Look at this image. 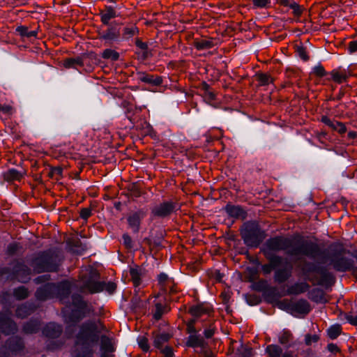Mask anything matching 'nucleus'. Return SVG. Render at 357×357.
Here are the masks:
<instances>
[{"label":"nucleus","mask_w":357,"mask_h":357,"mask_svg":"<svg viewBox=\"0 0 357 357\" xmlns=\"http://www.w3.org/2000/svg\"><path fill=\"white\" fill-rule=\"evenodd\" d=\"M139 33V29L135 24H128L122 29L121 33V38L123 40H128L132 38L134 36H138Z\"/></svg>","instance_id":"24"},{"label":"nucleus","mask_w":357,"mask_h":357,"mask_svg":"<svg viewBox=\"0 0 357 357\" xmlns=\"http://www.w3.org/2000/svg\"><path fill=\"white\" fill-rule=\"evenodd\" d=\"M208 276L211 279H214L215 282H220L224 275L219 270H211L208 272Z\"/></svg>","instance_id":"56"},{"label":"nucleus","mask_w":357,"mask_h":357,"mask_svg":"<svg viewBox=\"0 0 357 357\" xmlns=\"http://www.w3.org/2000/svg\"><path fill=\"white\" fill-rule=\"evenodd\" d=\"M321 121L331 128L333 130H335L337 126L335 123H338L339 122L337 121L331 120L327 116H322Z\"/></svg>","instance_id":"54"},{"label":"nucleus","mask_w":357,"mask_h":357,"mask_svg":"<svg viewBox=\"0 0 357 357\" xmlns=\"http://www.w3.org/2000/svg\"><path fill=\"white\" fill-rule=\"evenodd\" d=\"M72 305L74 309L70 312L66 314V312L63 311L68 323H77L93 312V307L89 306L88 303L79 294H75L72 296Z\"/></svg>","instance_id":"6"},{"label":"nucleus","mask_w":357,"mask_h":357,"mask_svg":"<svg viewBox=\"0 0 357 357\" xmlns=\"http://www.w3.org/2000/svg\"><path fill=\"white\" fill-rule=\"evenodd\" d=\"M310 285L307 282H297L289 287L287 293L288 295H298L307 291Z\"/></svg>","instance_id":"30"},{"label":"nucleus","mask_w":357,"mask_h":357,"mask_svg":"<svg viewBox=\"0 0 357 357\" xmlns=\"http://www.w3.org/2000/svg\"><path fill=\"white\" fill-rule=\"evenodd\" d=\"M160 350L164 357H174V356L173 349L171 347L166 346L160 349Z\"/></svg>","instance_id":"61"},{"label":"nucleus","mask_w":357,"mask_h":357,"mask_svg":"<svg viewBox=\"0 0 357 357\" xmlns=\"http://www.w3.org/2000/svg\"><path fill=\"white\" fill-rule=\"evenodd\" d=\"M172 337V335L168 333H162L155 334L154 335L153 345L155 348L160 349L163 348L165 343Z\"/></svg>","instance_id":"35"},{"label":"nucleus","mask_w":357,"mask_h":357,"mask_svg":"<svg viewBox=\"0 0 357 357\" xmlns=\"http://www.w3.org/2000/svg\"><path fill=\"white\" fill-rule=\"evenodd\" d=\"M290 8L293 10V14L296 17H300L303 11V9L301 8V6L294 1L291 4Z\"/></svg>","instance_id":"57"},{"label":"nucleus","mask_w":357,"mask_h":357,"mask_svg":"<svg viewBox=\"0 0 357 357\" xmlns=\"http://www.w3.org/2000/svg\"><path fill=\"white\" fill-rule=\"evenodd\" d=\"M158 284L165 293L169 294L176 293V284L174 279L169 278L167 274L161 273L158 276Z\"/></svg>","instance_id":"15"},{"label":"nucleus","mask_w":357,"mask_h":357,"mask_svg":"<svg viewBox=\"0 0 357 357\" xmlns=\"http://www.w3.org/2000/svg\"><path fill=\"white\" fill-rule=\"evenodd\" d=\"M188 313L193 317L190 319L186 323L185 331L189 336L187 337L185 345L190 348H205L207 346V342L199 334V330L197 329L195 324L198 319L204 315L212 316L213 310L211 305L206 303H200L191 306L188 309Z\"/></svg>","instance_id":"2"},{"label":"nucleus","mask_w":357,"mask_h":357,"mask_svg":"<svg viewBox=\"0 0 357 357\" xmlns=\"http://www.w3.org/2000/svg\"><path fill=\"white\" fill-rule=\"evenodd\" d=\"M169 311V307L165 302H155V309L152 311L153 317L158 321L160 320L164 314L167 313Z\"/></svg>","instance_id":"32"},{"label":"nucleus","mask_w":357,"mask_h":357,"mask_svg":"<svg viewBox=\"0 0 357 357\" xmlns=\"http://www.w3.org/2000/svg\"><path fill=\"white\" fill-rule=\"evenodd\" d=\"M26 174L25 172L15 169H9L3 174V178L8 182L20 181Z\"/></svg>","instance_id":"26"},{"label":"nucleus","mask_w":357,"mask_h":357,"mask_svg":"<svg viewBox=\"0 0 357 357\" xmlns=\"http://www.w3.org/2000/svg\"><path fill=\"white\" fill-rule=\"evenodd\" d=\"M291 273V267L276 268L274 273V280L279 284L284 283L290 278Z\"/></svg>","instance_id":"23"},{"label":"nucleus","mask_w":357,"mask_h":357,"mask_svg":"<svg viewBox=\"0 0 357 357\" xmlns=\"http://www.w3.org/2000/svg\"><path fill=\"white\" fill-rule=\"evenodd\" d=\"M178 204L172 201H165L154 206L151 209V215L153 217L165 218L170 216L177 210Z\"/></svg>","instance_id":"12"},{"label":"nucleus","mask_w":357,"mask_h":357,"mask_svg":"<svg viewBox=\"0 0 357 357\" xmlns=\"http://www.w3.org/2000/svg\"><path fill=\"white\" fill-rule=\"evenodd\" d=\"M63 331V328L61 325L54 322L47 324L43 329V334L48 338L59 337Z\"/></svg>","instance_id":"18"},{"label":"nucleus","mask_w":357,"mask_h":357,"mask_svg":"<svg viewBox=\"0 0 357 357\" xmlns=\"http://www.w3.org/2000/svg\"><path fill=\"white\" fill-rule=\"evenodd\" d=\"M252 4L255 8H266L270 3L271 0H252Z\"/></svg>","instance_id":"59"},{"label":"nucleus","mask_w":357,"mask_h":357,"mask_svg":"<svg viewBox=\"0 0 357 357\" xmlns=\"http://www.w3.org/2000/svg\"><path fill=\"white\" fill-rule=\"evenodd\" d=\"M331 75L333 81L336 83L341 84L347 82V79L350 76V73H348L345 69H334L331 72Z\"/></svg>","instance_id":"29"},{"label":"nucleus","mask_w":357,"mask_h":357,"mask_svg":"<svg viewBox=\"0 0 357 357\" xmlns=\"http://www.w3.org/2000/svg\"><path fill=\"white\" fill-rule=\"evenodd\" d=\"M101 56L105 59H110L113 61H116L119 59V53L114 50L105 49L102 52Z\"/></svg>","instance_id":"46"},{"label":"nucleus","mask_w":357,"mask_h":357,"mask_svg":"<svg viewBox=\"0 0 357 357\" xmlns=\"http://www.w3.org/2000/svg\"><path fill=\"white\" fill-rule=\"evenodd\" d=\"M128 190L130 192L131 196L134 197H139L142 195L141 190L136 183L129 185Z\"/></svg>","instance_id":"55"},{"label":"nucleus","mask_w":357,"mask_h":357,"mask_svg":"<svg viewBox=\"0 0 357 357\" xmlns=\"http://www.w3.org/2000/svg\"><path fill=\"white\" fill-rule=\"evenodd\" d=\"M91 215V210L89 208H83L79 213L80 218L84 220H87Z\"/></svg>","instance_id":"62"},{"label":"nucleus","mask_w":357,"mask_h":357,"mask_svg":"<svg viewBox=\"0 0 357 357\" xmlns=\"http://www.w3.org/2000/svg\"><path fill=\"white\" fill-rule=\"evenodd\" d=\"M298 267L302 275L313 284L331 286L335 283L334 275L324 266H319L315 263L303 259Z\"/></svg>","instance_id":"3"},{"label":"nucleus","mask_w":357,"mask_h":357,"mask_svg":"<svg viewBox=\"0 0 357 357\" xmlns=\"http://www.w3.org/2000/svg\"><path fill=\"white\" fill-rule=\"evenodd\" d=\"M278 342L286 348L292 347L294 344V335L288 329H284L278 336Z\"/></svg>","instance_id":"28"},{"label":"nucleus","mask_w":357,"mask_h":357,"mask_svg":"<svg viewBox=\"0 0 357 357\" xmlns=\"http://www.w3.org/2000/svg\"><path fill=\"white\" fill-rule=\"evenodd\" d=\"M346 320L351 325L357 326V315L354 314H346Z\"/></svg>","instance_id":"64"},{"label":"nucleus","mask_w":357,"mask_h":357,"mask_svg":"<svg viewBox=\"0 0 357 357\" xmlns=\"http://www.w3.org/2000/svg\"><path fill=\"white\" fill-rule=\"evenodd\" d=\"M237 353L240 357H252L253 356L252 349L243 345L237 349Z\"/></svg>","instance_id":"50"},{"label":"nucleus","mask_w":357,"mask_h":357,"mask_svg":"<svg viewBox=\"0 0 357 357\" xmlns=\"http://www.w3.org/2000/svg\"><path fill=\"white\" fill-rule=\"evenodd\" d=\"M139 347L142 351L147 352L149 350V344L147 337L144 336H140L137 339Z\"/></svg>","instance_id":"53"},{"label":"nucleus","mask_w":357,"mask_h":357,"mask_svg":"<svg viewBox=\"0 0 357 357\" xmlns=\"http://www.w3.org/2000/svg\"><path fill=\"white\" fill-rule=\"evenodd\" d=\"M123 245L127 249H132L133 248L132 240L128 234H123L122 236Z\"/></svg>","instance_id":"60"},{"label":"nucleus","mask_w":357,"mask_h":357,"mask_svg":"<svg viewBox=\"0 0 357 357\" xmlns=\"http://www.w3.org/2000/svg\"><path fill=\"white\" fill-rule=\"evenodd\" d=\"M342 333V327L340 324L331 326L327 331L328 337L331 340L336 339Z\"/></svg>","instance_id":"47"},{"label":"nucleus","mask_w":357,"mask_h":357,"mask_svg":"<svg viewBox=\"0 0 357 357\" xmlns=\"http://www.w3.org/2000/svg\"><path fill=\"white\" fill-rule=\"evenodd\" d=\"M36 310V306L31 303H25L19 306L16 310V316L19 318H25Z\"/></svg>","instance_id":"33"},{"label":"nucleus","mask_w":357,"mask_h":357,"mask_svg":"<svg viewBox=\"0 0 357 357\" xmlns=\"http://www.w3.org/2000/svg\"><path fill=\"white\" fill-rule=\"evenodd\" d=\"M264 255L268 261V264L261 266V271L264 275L270 274L273 270L276 269L280 266L282 262V257L275 254L268 252V250H263Z\"/></svg>","instance_id":"13"},{"label":"nucleus","mask_w":357,"mask_h":357,"mask_svg":"<svg viewBox=\"0 0 357 357\" xmlns=\"http://www.w3.org/2000/svg\"><path fill=\"white\" fill-rule=\"evenodd\" d=\"M54 283H47L38 288L35 294L36 298L39 301H46L53 298L55 295L54 291Z\"/></svg>","instance_id":"16"},{"label":"nucleus","mask_w":357,"mask_h":357,"mask_svg":"<svg viewBox=\"0 0 357 357\" xmlns=\"http://www.w3.org/2000/svg\"><path fill=\"white\" fill-rule=\"evenodd\" d=\"M296 52L297 55L304 61L309 60L310 57L306 47L303 45H296Z\"/></svg>","instance_id":"49"},{"label":"nucleus","mask_w":357,"mask_h":357,"mask_svg":"<svg viewBox=\"0 0 357 357\" xmlns=\"http://www.w3.org/2000/svg\"><path fill=\"white\" fill-rule=\"evenodd\" d=\"M146 271L144 268L135 265L130 267L129 273L133 285L137 287L142 283V278L146 275Z\"/></svg>","instance_id":"17"},{"label":"nucleus","mask_w":357,"mask_h":357,"mask_svg":"<svg viewBox=\"0 0 357 357\" xmlns=\"http://www.w3.org/2000/svg\"><path fill=\"white\" fill-rule=\"evenodd\" d=\"M15 271L18 280L25 282L29 279V276L31 273V270L27 266L18 264L15 266Z\"/></svg>","instance_id":"31"},{"label":"nucleus","mask_w":357,"mask_h":357,"mask_svg":"<svg viewBox=\"0 0 357 357\" xmlns=\"http://www.w3.org/2000/svg\"><path fill=\"white\" fill-rule=\"evenodd\" d=\"M100 21L104 25H109L112 19L117 17L116 12L112 6H105L103 10L100 12Z\"/></svg>","instance_id":"27"},{"label":"nucleus","mask_w":357,"mask_h":357,"mask_svg":"<svg viewBox=\"0 0 357 357\" xmlns=\"http://www.w3.org/2000/svg\"><path fill=\"white\" fill-rule=\"evenodd\" d=\"M241 238L248 247L257 248L266 237L265 232L256 222H248L244 224L241 231Z\"/></svg>","instance_id":"7"},{"label":"nucleus","mask_w":357,"mask_h":357,"mask_svg":"<svg viewBox=\"0 0 357 357\" xmlns=\"http://www.w3.org/2000/svg\"><path fill=\"white\" fill-rule=\"evenodd\" d=\"M319 337L317 335L307 334L305 336V343L306 345L310 346L312 343H316L319 341Z\"/></svg>","instance_id":"58"},{"label":"nucleus","mask_w":357,"mask_h":357,"mask_svg":"<svg viewBox=\"0 0 357 357\" xmlns=\"http://www.w3.org/2000/svg\"><path fill=\"white\" fill-rule=\"evenodd\" d=\"M146 216V213L142 210H138L130 213L127 217L129 227L134 233H138L140 229L142 220Z\"/></svg>","instance_id":"14"},{"label":"nucleus","mask_w":357,"mask_h":357,"mask_svg":"<svg viewBox=\"0 0 357 357\" xmlns=\"http://www.w3.org/2000/svg\"><path fill=\"white\" fill-rule=\"evenodd\" d=\"M202 96L204 101L210 105H213V102L216 100V94L212 90L203 93Z\"/></svg>","instance_id":"52"},{"label":"nucleus","mask_w":357,"mask_h":357,"mask_svg":"<svg viewBox=\"0 0 357 357\" xmlns=\"http://www.w3.org/2000/svg\"><path fill=\"white\" fill-rule=\"evenodd\" d=\"M5 347L13 354H17L24 349V344L22 338L14 336L6 341Z\"/></svg>","instance_id":"19"},{"label":"nucleus","mask_w":357,"mask_h":357,"mask_svg":"<svg viewBox=\"0 0 357 357\" xmlns=\"http://www.w3.org/2000/svg\"><path fill=\"white\" fill-rule=\"evenodd\" d=\"M331 263L333 268L340 272L350 271L354 266V261L351 259L344 257L345 249L341 244L333 243L330 245Z\"/></svg>","instance_id":"8"},{"label":"nucleus","mask_w":357,"mask_h":357,"mask_svg":"<svg viewBox=\"0 0 357 357\" xmlns=\"http://www.w3.org/2000/svg\"><path fill=\"white\" fill-rule=\"evenodd\" d=\"M138 79L142 82L149 84L152 86H160L162 83V78L159 75L149 74L144 72H139Z\"/></svg>","instance_id":"20"},{"label":"nucleus","mask_w":357,"mask_h":357,"mask_svg":"<svg viewBox=\"0 0 357 357\" xmlns=\"http://www.w3.org/2000/svg\"><path fill=\"white\" fill-rule=\"evenodd\" d=\"M54 291L55 295L60 297L61 299L67 298L71 292L70 283L68 281H63L54 284Z\"/></svg>","instance_id":"21"},{"label":"nucleus","mask_w":357,"mask_h":357,"mask_svg":"<svg viewBox=\"0 0 357 357\" xmlns=\"http://www.w3.org/2000/svg\"><path fill=\"white\" fill-rule=\"evenodd\" d=\"M59 264L58 255L52 250L38 252L31 263L33 271L37 273L56 272Z\"/></svg>","instance_id":"5"},{"label":"nucleus","mask_w":357,"mask_h":357,"mask_svg":"<svg viewBox=\"0 0 357 357\" xmlns=\"http://www.w3.org/2000/svg\"><path fill=\"white\" fill-rule=\"evenodd\" d=\"M348 51L350 54L357 52V40H351L348 44Z\"/></svg>","instance_id":"63"},{"label":"nucleus","mask_w":357,"mask_h":357,"mask_svg":"<svg viewBox=\"0 0 357 357\" xmlns=\"http://www.w3.org/2000/svg\"><path fill=\"white\" fill-rule=\"evenodd\" d=\"M100 347L104 352H113L115 350L112 340L106 335L100 337Z\"/></svg>","instance_id":"39"},{"label":"nucleus","mask_w":357,"mask_h":357,"mask_svg":"<svg viewBox=\"0 0 357 357\" xmlns=\"http://www.w3.org/2000/svg\"><path fill=\"white\" fill-rule=\"evenodd\" d=\"M40 328V321L38 319H31L23 326V332L26 334L37 333Z\"/></svg>","instance_id":"34"},{"label":"nucleus","mask_w":357,"mask_h":357,"mask_svg":"<svg viewBox=\"0 0 357 357\" xmlns=\"http://www.w3.org/2000/svg\"><path fill=\"white\" fill-rule=\"evenodd\" d=\"M266 352L269 357H282V349L278 344H269L266 348Z\"/></svg>","instance_id":"42"},{"label":"nucleus","mask_w":357,"mask_h":357,"mask_svg":"<svg viewBox=\"0 0 357 357\" xmlns=\"http://www.w3.org/2000/svg\"><path fill=\"white\" fill-rule=\"evenodd\" d=\"M63 66L66 68H77V66H84L83 59L80 56L75 58H68L63 61Z\"/></svg>","instance_id":"38"},{"label":"nucleus","mask_w":357,"mask_h":357,"mask_svg":"<svg viewBox=\"0 0 357 357\" xmlns=\"http://www.w3.org/2000/svg\"><path fill=\"white\" fill-rule=\"evenodd\" d=\"M226 213L232 218H245L246 217V212L240 206H235L228 204L225 207Z\"/></svg>","instance_id":"25"},{"label":"nucleus","mask_w":357,"mask_h":357,"mask_svg":"<svg viewBox=\"0 0 357 357\" xmlns=\"http://www.w3.org/2000/svg\"><path fill=\"white\" fill-rule=\"evenodd\" d=\"M104 331H107V328L100 320H88L80 325L75 344L82 347H91L90 344L99 341L100 334Z\"/></svg>","instance_id":"4"},{"label":"nucleus","mask_w":357,"mask_h":357,"mask_svg":"<svg viewBox=\"0 0 357 357\" xmlns=\"http://www.w3.org/2000/svg\"><path fill=\"white\" fill-rule=\"evenodd\" d=\"M255 76L260 86H267L274 82V79L268 73H260L256 74Z\"/></svg>","instance_id":"43"},{"label":"nucleus","mask_w":357,"mask_h":357,"mask_svg":"<svg viewBox=\"0 0 357 357\" xmlns=\"http://www.w3.org/2000/svg\"><path fill=\"white\" fill-rule=\"evenodd\" d=\"M16 31L19 33V34L22 37H26L27 38L31 37H36L38 32L36 31H29L27 26H20L17 27Z\"/></svg>","instance_id":"45"},{"label":"nucleus","mask_w":357,"mask_h":357,"mask_svg":"<svg viewBox=\"0 0 357 357\" xmlns=\"http://www.w3.org/2000/svg\"><path fill=\"white\" fill-rule=\"evenodd\" d=\"M13 294L17 299L23 300L28 297L29 291L25 287L22 286L15 289Z\"/></svg>","instance_id":"48"},{"label":"nucleus","mask_w":357,"mask_h":357,"mask_svg":"<svg viewBox=\"0 0 357 357\" xmlns=\"http://www.w3.org/2000/svg\"><path fill=\"white\" fill-rule=\"evenodd\" d=\"M99 272L94 268H90L87 274L81 277L82 285L79 287L82 293L96 294L104 290L105 282L99 281Z\"/></svg>","instance_id":"9"},{"label":"nucleus","mask_w":357,"mask_h":357,"mask_svg":"<svg viewBox=\"0 0 357 357\" xmlns=\"http://www.w3.org/2000/svg\"><path fill=\"white\" fill-rule=\"evenodd\" d=\"M94 350L91 347H76L73 353V357H93Z\"/></svg>","instance_id":"37"},{"label":"nucleus","mask_w":357,"mask_h":357,"mask_svg":"<svg viewBox=\"0 0 357 357\" xmlns=\"http://www.w3.org/2000/svg\"><path fill=\"white\" fill-rule=\"evenodd\" d=\"M263 250H268L271 253L283 251L289 256H304L312 259H320L322 263L326 261L325 250H322L318 243L301 236L292 238L277 236L270 238L266 241Z\"/></svg>","instance_id":"1"},{"label":"nucleus","mask_w":357,"mask_h":357,"mask_svg":"<svg viewBox=\"0 0 357 357\" xmlns=\"http://www.w3.org/2000/svg\"><path fill=\"white\" fill-rule=\"evenodd\" d=\"M17 331V324L10 318L1 314V333L9 335Z\"/></svg>","instance_id":"22"},{"label":"nucleus","mask_w":357,"mask_h":357,"mask_svg":"<svg viewBox=\"0 0 357 357\" xmlns=\"http://www.w3.org/2000/svg\"><path fill=\"white\" fill-rule=\"evenodd\" d=\"M193 45L197 50H204L212 48L214 46V43L212 39L195 38L193 41Z\"/></svg>","instance_id":"36"},{"label":"nucleus","mask_w":357,"mask_h":357,"mask_svg":"<svg viewBox=\"0 0 357 357\" xmlns=\"http://www.w3.org/2000/svg\"><path fill=\"white\" fill-rule=\"evenodd\" d=\"M282 304L285 305L286 309L294 316L307 315L311 311L310 303L305 299H299L296 301L284 300Z\"/></svg>","instance_id":"10"},{"label":"nucleus","mask_w":357,"mask_h":357,"mask_svg":"<svg viewBox=\"0 0 357 357\" xmlns=\"http://www.w3.org/2000/svg\"><path fill=\"white\" fill-rule=\"evenodd\" d=\"M122 107L125 109V114L128 119L130 122L134 123L135 121V112L136 111V108L132 104L126 101L122 102Z\"/></svg>","instance_id":"41"},{"label":"nucleus","mask_w":357,"mask_h":357,"mask_svg":"<svg viewBox=\"0 0 357 357\" xmlns=\"http://www.w3.org/2000/svg\"><path fill=\"white\" fill-rule=\"evenodd\" d=\"M312 74L318 77H323L327 75V73L324 66L319 64L313 68Z\"/></svg>","instance_id":"51"},{"label":"nucleus","mask_w":357,"mask_h":357,"mask_svg":"<svg viewBox=\"0 0 357 357\" xmlns=\"http://www.w3.org/2000/svg\"><path fill=\"white\" fill-rule=\"evenodd\" d=\"M310 299L316 303H326L325 293L322 289H313L310 292Z\"/></svg>","instance_id":"40"},{"label":"nucleus","mask_w":357,"mask_h":357,"mask_svg":"<svg viewBox=\"0 0 357 357\" xmlns=\"http://www.w3.org/2000/svg\"><path fill=\"white\" fill-rule=\"evenodd\" d=\"M123 23L114 21L109 24L107 28L98 32V38L108 43H113L121 39V30Z\"/></svg>","instance_id":"11"},{"label":"nucleus","mask_w":357,"mask_h":357,"mask_svg":"<svg viewBox=\"0 0 357 357\" xmlns=\"http://www.w3.org/2000/svg\"><path fill=\"white\" fill-rule=\"evenodd\" d=\"M216 332L217 328L214 322H211L206 328H204V330L203 331L204 336L202 337L206 342V340L212 338Z\"/></svg>","instance_id":"44"}]
</instances>
